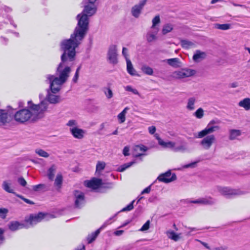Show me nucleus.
<instances>
[{
	"label": "nucleus",
	"mask_w": 250,
	"mask_h": 250,
	"mask_svg": "<svg viewBox=\"0 0 250 250\" xmlns=\"http://www.w3.org/2000/svg\"><path fill=\"white\" fill-rule=\"evenodd\" d=\"M75 56L67 52L63 51L61 57V62L56 70V76L50 74L46 76V82L49 84V88L47 90L45 98L37 104L42 107L43 106L41 105V104H44L43 106H45L44 113L48 108V103L51 104H57L62 101L61 96L56 94L60 91L62 86L69 78L71 71V67L73 64Z\"/></svg>",
	"instance_id": "f257e3e1"
},
{
	"label": "nucleus",
	"mask_w": 250,
	"mask_h": 250,
	"mask_svg": "<svg viewBox=\"0 0 250 250\" xmlns=\"http://www.w3.org/2000/svg\"><path fill=\"white\" fill-rule=\"evenodd\" d=\"M95 2L87 1L84 3L82 12L77 16L78 23L70 38L61 42V49L76 56V49L81 43L88 30L89 17L97 11Z\"/></svg>",
	"instance_id": "f03ea898"
},
{
	"label": "nucleus",
	"mask_w": 250,
	"mask_h": 250,
	"mask_svg": "<svg viewBox=\"0 0 250 250\" xmlns=\"http://www.w3.org/2000/svg\"><path fill=\"white\" fill-rule=\"evenodd\" d=\"M27 104L28 109H20L15 113L14 117L16 122L24 123L30 119L35 121L44 116L45 106L40 107L31 101H29ZM43 104L42 103L41 105L44 106Z\"/></svg>",
	"instance_id": "7ed1b4c3"
},
{
	"label": "nucleus",
	"mask_w": 250,
	"mask_h": 250,
	"mask_svg": "<svg viewBox=\"0 0 250 250\" xmlns=\"http://www.w3.org/2000/svg\"><path fill=\"white\" fill-rule=\"evenodd\" d=\"M46 217L49 218H53L56 217V216L52 214L43 213L42 212H39L37 214H31L29 216L25 217L22 223H20L18 221L10 222L8 224V228L13 231L22 228L28 229L41 222Z\"/></svg>",
	"instance_id": "20e7f679"
},
{
	"label": "nucleus",
	"mask_w": 250,
	"mask_h": 250,
	"mask_svg": "<svg viewBox=\"0 0 250 250\" xmlns=\"http://www.w3.org/2000/svg\"><path fill=\"white\" fill-rule=\"evenodd\" d=\"M214 123V121H210L207 125L206 128L198 132L197 138H203L200 142V145L205 149H208L215 142V137L213 134H210L215 131L219 129L220 127L218 125H213Z\"/></svg>",
	"instance_id": "39448f33"
},
{
	"label": "nucleus",
	"mask_w": 250,
	"mask_h": 250,
	"mask_svg": "<svg viewBox=\"0 0 250 250\" xmlns=\"http://www.w3.org/2000/svg\"><path fill=\"white\" fill-rule=\"evenodd\" d=\"M84 185L88 188L95 190V192H103L106 189L112 188V183L105 180L93 178L90 180L84 181Z\"/></svg>",
	"instance_id": "423d86ee"
},
{
	"label": "nucleus",
	"mask_w": 250,
	"mask_h": 250,
	"mask_svg": "<svg viewBox=\"0 0 250 250\" xmlns=\"http://www.w3.org/2000/svg\"><path fill=\"white\" fill-rule=\"evenodd\" d=\"M217 189L221 194L228 198H233L241 194V191L239 190L229 187H217Z\"/></svg>",
	"instance_id": "0eeeda50"
},
{
	"label": "nucleus",
	"mask_w": 250,
	"mask_h": 250,
	"mask_svg": "<svg viewBox=\"0 0 250 250\" xmlns=\"http://www.w3.org/2000/svg\"><path fill=\"white\" fill-rule=\"evenodd\" d=\"M117 49L116 45H111L108 48L107 58L109 62L112 64L118 63Z\"/></svg>",
	"instance_id": "6e6552de"
},
{
	"label": "nucleus",
	"mask_w": 250,
	"mask_h": 250,
	"mask_svg": "<svg viewBox=\"0 0 250 250\" xmlns=\"http://www.w3.org/2000/svg\"><path fill=\"white\" fill-rule=\"evenodd\" d=\"M176 179V176L174 173L171 174L170 171H168L160 175L157 179L154 182L156 183L157 181L163 182L164 183H169Z\"/></svg>",
	"instance_id": "1a4fd4ad"
},
{
	"label": "nucleus",
	"mask_w": 250,
	"mask_h": 250,
	"mask_svg": "<svg viewBox=\"0 0 250 250\" xmlns=\"http://www.w3.org/2000/svg\"><path fill=\"white\" fill-rule=\"evenodd\" d=\"M115 216H116V215H114V217ZM113 218L114 216L110 218L108 220L106 221L99 229H97L95 231L91 233L90 234L88 235L87 237V243L88 244H90L93 242L100 233L101 230L105 228L107 225L111 223V220Z\"/></svg>",
	"instance_id": "9d476101"
},
{
	"label": "nucleus",
	"mask_w": 250,
	"mask_h": 250,
	"mask_svg": "<svg viewBox=\"0 0 250 250\" xmlns=\"http://www.w3.org/2000/svg\"><path fill=\"white\" fill-rule=\"evenodd\" d=\"M195 72V71L193 69H183L181 70L175 71L173 75L176 79H183L194 75Z\"/></svg>",
	"instance_id": "9b49d317"
},
{
	"label": "nucleus",
	"mask_w": 250,
	"mask_h": 250,
	"mask_svg": "<svg viewBox=\"0 0 250 250\" xmlns=\"http://www.w3.org/2000/svg\"><path fill=\"white\" fill-rule=\"evenodd\" d=\"M147 0H142L137 4L135 5L131 8V14L135 18H138L141 13V11L146 4Z\"/></svg>",
	"instance_id": "f8f14e48"
},
{
	"label": "nucleus",
	"mask_w": 250,
	"mask_h": 250,
	"mask_svg": "<svg viewBox=\"0 0 250 250\" xmlns=\"http://www.w3.org/2000/svg\"><path fill=\"white\" fill-rule=\"evenodd\" d=\"M12 119V117L8 115L5 110H0V126L6 125L10 123Z\"/></svg>",
	"instance_id": "ddd939ff"
},
{
	"label": "nucleus",
	"mask_w": 250,
	"mask_h": 250,
	"mask_svg": "<svg viewBox=\"0 0 250 250\" xmlns=\"http://www.w3.org/2000/svg\"><path fill=\"white\" fill-rule=\"evenodd\" d=\"M184 203H211L213 202V199L210 196H206L196 200H191L189 199H183L181 201Z\"/></svg>",
	"instance_id": "4468645a"
},
{
	"label": "nucleus",
	"mask_w": 250,
	"mask_h": 250,
	"mask_svg": "<svg viewBox=\"0 0 250 250\" xmlns=\"http://www.w3.org/2000/svg\"><path fill=\"white\" fill-rule=\"evenodd\" d=\"M155 183H152L151 185L149 186L146 188H145L142 192L140 195H139L135 199L133 200L130 203H142L146 201L145 197L143 194L145 193H148L151 190V187Z\"/></svg>",
	"instance_id": "2eb2a0df"
},
{
	"label": "nucleus",
	"mask_w": 250,
	"mask_h": 250,
	"mask_svg": "<svg viewBox=\"0 0 250 250\" xmlns=\"http://www.w3.org/2000/svg\"><path fill=\"white\" fill-rule=\"evenodd\" d=\"M2 188L6 192L10 193L15 194V188L10 180H5L2 182Z\"/></svg>",
	"instance_id": "dca6fc26"
},
{
	"label": "nucleus",
	"mask_w": 250,
	"mask_h": 250,
	"mask_svg": "<svg viewBox=\"0 0 250 250\" xmlns=\"http://www.w3.org/2000/svg\"><path fill=\"white\" fill-rule=\"evenodd\" d=\"M70 131L75 138L81 139L83 138L85 131L82 129L78 128L77 127L71 128Z\"/></svg>",
	"instance_id": "f3484780"
},
{
	"label": "nucleus",
	"mask_w": 250,
	"mask_h": 250,
	"mask_svg": "<svg viewBox=\"0 0 250 250\" xmlns=\"http://www.w3.org/2000/svg\"><path fill=\"white\" fill-rule=\"evenodd\" d=\"M147 147L144 145H137L134 147V155L138 157L144 155V152L147 150Z\"/></svg>",
	"instance_id": "a211bd4d"
},
{
	"label": "nucleus",
	"mask_w": 250,
	"mask_h": 250,
	"mask_svg": "<svg viewBox=\"0 0 250 250\" xmlns=\"http://www.w3.org/2000/svg\"><path fill=\"white\" fill-rule=\"evenodd\" d=\"M158 31V28H151L146 35V39L148 42H151L156 39V35Z\"/></svg>",
	"instance_id": "6ab92c4d"
},
{
	"label": "nucleus",
	"mask_w": 250,
	"mask_h": 250,
	"mask_svg": "<svg viewBox=\"0 0 250 250\" xmlns=\"http://www.w3.org/2000/svg\"><path fill=\"white\" fill-rule=\"evenodd\" d=\"M196 99L195 97L189 98L187 102L186 108L189 111H193L195 109Z\"/></svg>",
	"instance_id": "aec40b11"
},
{
	"label": "nucleus",
	"mask_w": 250,
	"mask_h": 250,
	"mask_svg": "<svg viewBox=\"0 0 250 250\" xmlns=\"http://www.w3.org/2000/svg\"><path fill=\"white\" fill-rule=\"evenodd\" d=\"M206 57V54L204 52L201 51L197 50L195 51L193 56V60L195 62H199L201 60L205 59Z\"/></svg>",
	"instance_id": "412c9836"
},
{
	"label": "nucleus",
	"mask_w": 250,
	"mask_h": 250,
	"mask_svg": "<svg viewBox=\"0 0 250 250\" xmlns=\"http://www.w3.org/2000/svg\"><path fill=\"white\" fill-rule=\"evenodd\" d=\"M74 196L76 199L75 203H80L84 201V193L81 191H75Z\"/></svg>",
	"instance_id": "4be33fe9"
},
{
	"label": "nucleus",
	"mask_w": 250,
	"mask_h": 250,
	"mask_svg": "<svg viewBox=\"0 0 250 250\" xmlns=\"http://www.w3.org/2000/svg\"><path fill=\"white\" fill-rule=\"evenodd\" d=\"M126 66L127 72L132 76H137V74L136 70L134 69L130 60H127Z\"/></svg>",
	"instance_id": "5701e85b"
},
{
	"label": "nucleus",
	"mask_w": 250,
	"mask_h": 250,
	"mask_svg": "<svg viewBox=\"0 0 250 250\" xmlns=\"http://www.w3.org/2000/svg\"><path fill=\"white\" fill-rule=\"evenodd\" d=\"M229 139L230 140H235L241 135V131L238 129H230L229 131Z\"/></svg>",
	"instance_id": "b1692460"
},
{
	"label": "nucleus",
	"mask_w": 250,
	"mask_h": 250,
	"mask_svg": "<svg viewBox=\"0 0 250 250\" xmlns=\"http://www.w3.org/2000/svg\"><path fill=\"white\" fill-rule=\"evenodd\" d=\"M188 150V146L187 143H184L181 144L179 146L175 145V147L174 148V151L175 152H185Z\"/></svg>",
	"instance_id": "393cba45"
},
{
	"label": "nucleus",
	"mask_w": 250,
	"mask_h": 250,
	"mask_svg": "<svg viewBox=\"0 0 250 250\" xmlns=\"http://www.w3.org/2000/svg\"><path fill=\"white\" fill-rule=\"evenodd\" d=\"M239 105L244 107L246 110L250 109V99L245 98L239 103Z\"/></svg>",
	"instance_id": "a878e982"
},
{
	"label": "nucleus",
	"mask_w": 250,
	"mask_h": 250,
	"mask_svg": "<svg viewBox=\"0 0 250 250\" xmlns=\"http://www.w3.org/2000/svg\"><path fill=\"white\" fill-rule=\"evenodd\" d=\"M129 110V108L126 107L120 113L117 117L119 120V122L120 124L123 123L125 120V114L127 113V110Z\"/></svg>",
	"instance_id": "bb28decb"
},
{
	"label": "nucleus",
	"mask_w": 250,
	"mask_h": 250,
	"mask_svg": "<svg viewBox=\"0 0 250 250\" xmlns=\"http://www.w3.org/2000/svg\"><path fill=\"white\" fill-rule=\"evenodd\" d=\"M160 145L165 148H171L174 151V148L175 147V143L171 141L165 142L164 141H161L160 142Z\"/></svg>",
	"instance_id": "cd10ccee"
},
{
	"label": "nucleus",
	"mask_w": 250,
	"mask_h": 250,
	"mask_svg": "<svg viewBox=\"0 0 250 250\" xmlns=\"http://www.w3.org/2000/svg\"><path fill=\"white\" fill-rule=\"evenodd\" d=\"M105 167V163L104 162L98 161L96 165V173L99 175L101 172L104 169Z\"/></svg>",
	"instance_id": "c85d7f7f"
},
{
	"label": "nucleus",
	"mask_w": 250,
	"mask_h": 250,
	"mask_svg": "<svg viewBox=\"0 0 250 250\" xmlns=\"http://www.w3.org/2000/svg\"><path fill=\"white\" fill-rule=\"evenodd\" d=\"M167 63L174 67H177L179 66V64L180 63L179 59L178 58H172L167 59Z\"/></svg>",
	"instance_id": "c756f323"
},
{
	"label": "nucleus",
	"mask_w": 250,
	"mask_h": 250,
	"mask_svg": "<svg viewBox=\"0 0 250 250\" xmlns=\"http://www.w3.org/2000/svg\"><path fill=\"white\" fill-rule=\"evenodd\" d=\"M56 170V167L55 165L52 166L47 171V176L48 178L51 180H53L54 177L55 173Z\"/></svg>",
	"instance_id": "7c9ffc66"
},
{
	"label": "nucleus",
	"mask_w": 250,
	"mask_h": 250,
	"mask_svg": "<svg viewBox=\"0 0 250 250\" xmlns=\"http://www.w3.org/2000/svg\"><path fill=\"white\" fill-rule=\"evenodd\" d=\"M33 189L36 191L40 190L46 191L47 190V187L44 184H39L34 186Z\"/></svg>",
	"instance_id": "2f4dec72"
},
{
	"label": "nucleus",
	"mask_w": 250,
	"mask_h": 250,
	"mask_svg": "<svg viewBox=\"0 0 250 250\" xmlns=\"http://www.w3.org/2000/svg\"><path fill=\"white\" fill-rule=\"evenodd\" d=\"M167 234L169 238L175 241H177L180 238L179 234H176L173 231L168 232Z\"/></svg>",
	"instance_id": "473e14b6"
},
{
	"label": "nucleus",
	"mask_w": 250,
	"mask_h": 250,
	"mask_svg": "<svg viewBox=\"0 0 250 250\" xmlns=\"http://www.w3.org/2000/svg\"><path fill=\"white\" fill-rule=\"evenodd\" d=\"M62 177L61 174H58L56 179L55 180V185L57 186L58 188H60L62 186Z\"/></svg>",
	"instance_id": "72a5a7b5"
},
{
	"label": "nucleus",
	"mask_w": 250,
	"mask_h": 250,
	"mask_svg": "<svg viewBox=\"0 0 250 250\" xmlns=\"http://www.w3.org/2000/svg\"><path fill=\"white\" fill-rule=\"evenodd\" d=\"M142 70L145 74L148 75H152L153 73V69L146 65H144L142 67Z\"/></svg>",
	"instance_id": "f704fd0d"
},
{
	"label": "nucleus",
	"mask_w": 250,
	"mask_h": 250,
	"mask_svg": "<svg viewBox=\"0 0 250 250\" xmlns=\"http://www.w3.org/2000/svg\"><path fill=\"white\" fill-rule=\"evenodd\" d=\"M181 42L182 47L185 48H189L194 45L192 42L187 40H182Z\"/></svg>",
	"instance_id": "c9c22d12"
},
{
	"label": "nucleus",
	"mask_w": 250,
	"mask_h": 250,
	"mask_svg": "<svg viewBox=\"0 0 250 250\" xmlns=\"http://www.w3.org/2000/svg\"><path fill=\"white\" fill-rule=\"evenodd\" d=\"M35 152L40 156L44 158H47L49 156V154L47 152L42 149H36L35 150Z\"/></svg>",
	"instance_id": "e433bc0d"
},
{
	"label": "nucleus",
	"mask_w": 250,
	"mask_h": 250,
	"mask_svg": "<svg viewBox=\"0 0 250 250\" xmlns=\"http://www.w3.org/2000/svg\"><path fill=\"white\" fill-rule=\"evenodd\" d=\"M204 110L202 108H198L194 113L193 115L197 119H201L204 116Z\"/></svg>",
	"instance_id": "4c0bfd02"
},
{
	"label": "nucleus",
	"mask_w": 250,
	"mask_h": 250,
	"mask_svg": "<svg viewBox=\"0 0 250 250\" xmlns=\"http://www.w3.org/2000/svg\"><path fill=\"white\" fill-rule=\"evenodd\" d=\"M134 163V162H130L129 163L125 164L124 165L120 166L118 168V171L120 172H123L124 170H125L126 168L131 167Z\"/></svg>",
	"instance_id": "58836bf2"
},
{
	"label": "nucleus",
	"mask_w": 250,
	"mask_h": 250,
	"mask_svg": "<svg viewBox=\"0 0 250 250\" xmlns=\"http://www.w3.org/2000/svg\"><path fill=\"white\" fill-rule=\"evenodd\" d=\"M125 91H129L133 93V94L137 95H139V93L138 90L135 88H133L130 85H127L124 87Z\"/></svg>",
	"instance_id": "ea45409f"
},
{
	"label": "nucleus",
	"mask_w": 250,
	"mask_h": 250,
	"mask_svg": "<svg viewBox=\"0 0 250 250\" xmlns=\"http://www.w3.org/2000/svg\"><path fill=\"white\" fill-rule=\"evenodd\" d=\"M216 27L218 29L226 30L230 28V25L229 24L226 23V24H216Z\"/></svg>",
	"instance_id": "a19ab883"
},
{
	"label": "nucleus",
	"mask_w": 250,
	"mask_h": 250,
	"mask_svg": "<svg viewBox=\"0 0 250 250\" xmlns=\"http://www.w3.org/2000/svg\"><path fill=\"white\" fill-rule=\"evenodd\" d=\"M172 29V25L170 24H166L164 26L162 32L163 34H166L170 32Z\"/></svg>",
	"instance_id": "79ce46f5"
},
{
	"label": "nucleus",
	"mask_w": 250,
	"mask_h": 250,
	"mask_svg": "<svg viewBox=\"0 0 250 250\" xmlns=\"http://www.w3.org/2000/svg\"><path fill=\"white\" fill-rule=\"evenodd\" d=\"M104 93L108 99H111L113 97V92L110 88H105Z\"/></svg>",
	"instance_id": "37998d69"
},
{
	"label": "nucleus",
	"mask_w": 250,
	"mask_h": 250,
	"mask_svg": "<svg viewBox=\"0 0 250 250\" xmlns=\"http://www.w3.org/2000/svg\"><path fill=\"white\" fill-rule=\"evenodd\" d=\"M160 17L159 16H155L153 19L152 20V25L151 27V28H157L155 27V26L156 24L159 23L160 22Z\"/></svg>",
	"instance_id": "c03bdc74"
},
{
	"label": "nucleus",
	"mask_w": 250,
	"mask_h": 250,
	"mask_svg": "<svg viewBox=\"0 0 250 250\" xmlns=\"http://www.w3.org/2000/svg\"><path fill=\"white\" fill-rule=\"evenodd\" d=\"M8 212V210L7 209L5 208H1L0 209V217H1L2 219L5 218L6 216V214L7 212Z\"/></svg>",
	"instance_id": "a18cd8bd"
},
{
	"label": "nucleus",
	"mask_w": 250,
	"mask_h": 250,
	"mask_svg": "<svg viewBox=\"0 0 250 250\" xmlns=\"http://www.w3.org/2000/svg\"><path fill=\"white\" fill-rule=\"evenodd\" d=\"M149 221H147L142 226V227L139 229V230L144 231L147 230L149 228Z\"/></svg>",
	"instance_id": "49530a36"
},
{
	"label": "nucleus",
	"mask_w": 250,
	"mask_h": 250,
	"mask_svg": "<svg viewBox=\"0 0 250 250\" xmlns=\"http://www.w3.org/2000/svg\"><path fill=\"white\" fill-rule=\"evenodd\" d=\"M198 162V161L197 162H192L191 163H189L188 164H187L185 165H184L182 167L183 168H194L196 167V164Z\"/></svg>",
	"instance_id": "de8ad7c7"
},
{
	"label": "nucleus",
	"mask_w": 250,
	"mask_h": 250,
	"mask_svg": "<svg viewBox=\"0 0 250 250\" xmlns=\"http://www.w3.org/2000/svg\"><path fill=\"white\" fill-rule=\"evenodd\" d=\"M18 182L19 184L22 187H25L27 184L26 181L22 177H20L18 179Z\"/></svg>",
	"instance_id": "09e8293b"
},
{
	"label": "nucleus",
	"mask_w": 250,
	"mask_h": 250,
	"mask_svg": "<svg viewBox=\"0 0 250 250\" xmlns=\"http://www.w3.org/2000/svg\"><path fill=\"white\" fill-rule=\"evenodd\" d=\"M134 208L133 204H128L126 207L122 208L120 211H128Z\"/></svg>",
	"instance_id": "8fccbe9b"
},
{
	"label": "nucleus",
	"mask_w": 250,
	"mask_h": 250,
	"mask_svg": "<svg viewBox=\"0 0 250 250\" xmlns=\"http://www.w3.org/2000/svg\"><path fill=\"white\" fill-rule=\"evenodd\" d=\"M67 125L69 126H71L73 127H76L77 123V122L74 120H71L68 122L67 123Z\"/></svg>",
	"instance_id": "3c124183"
},
{
	"label": "nucleus",
	"mask_w": 250,
	"mask_h": 250,
	"mask_svg": "<svg viewBox=\"0 0 250 250\" xmlns=\"http://www.w3.org/2000/svg\"><path fill=\"white\" fill-rule=\"evenodd\" d=\"M122 54L125 57L126 61H127V60H129V58H128L127 49L126 48H123Z\"/></svg>",
	"instance_id": "603ef678"
},
{
	"label": "nucleus",
	"mask_w": 250,
	"mask_h": 250,
	"mask_svg": "<svg viewBox=\"0 0 250 250\" xmlns=\"http://www.w3.org/2000/svg\"><path fill=\"white\" fill-rule=\"evenodd\" d=\"M148 131L150 134H153L156 131V127L154 126H150L148 127Z\"/></svg>",
	"instance_id": "864d4df0"
},
{
	"label": "nucleus",
	"mask_w": 250,
	"mask_h": 250,
	"mask_svg": "<svg viewBox=\"0 0 250 250\" xmlns=\"http://www.w3.org/2000/svg\"><path fill=\"white\" fill-rule=\"evenodd\" d=\"M129 147L128 146H125L123 149L124 155L125 156H128L129 155Z\"/></svg>",
	"instance_id": "5fc2aeb1"
},
{
	"label": "nucleus",
	"mask_w": 250,
	"mask_h": 250,
	"mask_svg": "<svg viewBox=\"0 0 250 250\" xmlns=\"http://www.w3.org/2000/svg\"><path fill=\"white\" fill-rule=\"evenodd\" d=\"M4 231L2 229H0V244L2 242L4 237L3 236Z\"/></svg>",
	"instance_id": "6e6d98bb"
},
{
	"label": "nucleus",
	"mask_w": 250,
	"mask_h": 250,
	"mask_svg": "<svg viewBox=\"0 0 250 250\" xmlns=\"http://www.w3.org/2000/svg\"><path fill=\"white\" fill-rule=\"evenodd\" d=\"M124 232V230H119L115 231L114 233L115 235L120 236Z\"/></svg>",
	"instance_id": "4d7b16f0"
},
{
	"label": "nucleus",
	"mask_w": 250,
	"mask_h": 250,
	"mask_svg": "<svg viewBox=\"0 0 250 250\" xmlns=\"http://www.w3.org/2000/svg\"><path fill=\"white\" fill-rule=\"evenodd\" d=\"M79 78V74L77 73H75V75L74 76L72 81L74 83H76Z\"/></svg>",
	"instance_id": "13d9d810"
},
{
	"label": "nucleus",
	"mask_w": 250,
	"mask_h": 250,
	"mask_svg": "<svg viewBox=\"0 0 250 250\" xmlns=\"http://www.w3.org/2000/svg\"><path fill=\"white\" fill-rule=\"evenodd\" d=\"M227 250V247H223V246L214 248L212 249V250Z\"/></svg>",
	"instance_id": "bf43d9fd"
},
{
	"label": "nucleus",
	"mask_w": 250,
	"mask_h": 250,
	"mask_svg": "<svg viewBox=\"0 0 250 250\" xmlns=\"http://www.w3.org/2000/svg\"><path fill=\"white\" fill-rule=\"evenodd\" d=\"M18 196L20 197L21 199H22L26 203H30V204L33 203L32 202L29 201L28 199H25L24 198H23V197H22L20 195H18Z\"/></svg>",
	"instance_id": "052dcab7"
},
{
	"label": "nucleus",
	"mask_w": 250,
	"mask_h": 250,
	"mask_svg": "<svg viewBox=\"0 0 250 250\" xmlns=\"http://www.w3.org/2000/svg\"><path fill=\"white\" fill-rule=\"evenodd\" d=\"M149 201L150 202H155L157 201V199L156 197H152L149 199Z\"/></svg>",
	"instance_id": "680f3d73"
},
{
	"label": "nucleus",
	"mask_w": 250,
	"mask_h": 250,
	"mask_svg": "<svg viewBox=\"0 0 250 250\" xmlns=\"http://www.w3.org/2000/svg\"><path fill=\"white\" fill-rule=\"evenodd\" d=\"M154 136L155 137L156 139L158 140V144L160 145V141H163V140L160 138V137L158 134H155Z\"/></svg>",
	"instance_id": "e2e57ef3"
},
{
	"label": "nucleus",
	"mask_w": 250,
	"mask_h": 250,
	"mask_svg": "<svg viewBox=\"0 0 250 250\" xmlns=\"http://www.w3.org/2000/svg\"><path fill=\"white\" fill-rule=\"evenodd\" d=\"M201 243L202 244L203 246H204L205 248L207 249L210 250V247L208 246V244L205 242H201Z\"/></svg>",
	"instance_id": "0e129e2a"
},
{
	"label": "nucleus",
	"mask_w": 250,
	"mask_h": 250,
	"mask_svg": "<svg viewBox=\"0 0 250 250\" xmlns=\"http://www.w3.org/2000/svg\"><path fill=\"white\" fill-rule=\"evenodd\" d=\"M230 86L231 87H236L238 86V84L237 83H233L230 84Z\"/></svg>",
	"instance_id": "69168bd1"
},
{
	"label": "nucleus",
	"mask_w": 250,
	"mask_h": 250,
	"mask_svg": "<svg viewBox=\"0 0 250 250\" xmlns=\"http://www.w3.org/2000/svg\"><path fill=\"white\" fill-rule=\"evenodd\" d=\"M232 4L234 6H239V7H246L244 5L238 4H236V3H232Z\"/></svg>",
	"instance_id": "338daca9"
},
{
	"label": "nucleus",
	"mask_w": 250,
	"mask_h": 250,
	"mask_svg": "<svg viewBox=\"0 0 250 250\" xmlns=\"http://www.w3.org/2000/svg\"><path fill=\"white\" fill-rule=\"evenodd\" d=\"M81 205V204H74V208H81V207H80Z\"/></svg>",
	"instance_id": "774afa93"
}]
</instances>
